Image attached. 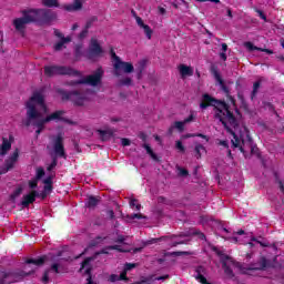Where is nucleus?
Returning <instances> with one entry per match:
<instances>
[{"mask_svg": "<svg viewBox=\"0 0 284 284\" xmlns=\"http://www.w3.org/2000/svg\"><path fill=\"white\" fill-rule=\"evenodd\" d=\"M201 110H207V108H213L215 112V119L220 120V123L227 121V123L231 125V128H239V120L234 115V113L230 110V104H227L225 101L216 100V98L204 93L202 95V101L200 103Z\"/></svg>", "mask_w": 284, "mask_h": 284, "instance_id": "f257e3e1", "label": "nucleus"}, {"mask_svg": "<svg viewBox=\"0 0 284 284\" xmlns=\"http://www.w3.org/2000/svg\"><path fill=\"white\" fill-rule=\"evenodd\" d=\"M40 105V108L47 109L45 106V98L43 94L39 91L33 92L30 100L26 103L27 108V119L22 122L26 128H30L32 125V121L34 119H41L42 114L37 110V104Z\"/></svg>", "mask_w": 284, "mask_h": 284, "instance_id": "f03ea898", "label": "nucleus"}, {"mask_svg": "<svg viewBox=\"0 0 284 284\" xmlns=\"http://www.w3.org/2000/svg\"><path fill=\"white\" fill-rule=\"evenodd\" d=\"M63 114H65V111L58 110L47 115L45 118L40 116L38 119L31 120L30 125H33V128H37L36 130L37 136H39V134H41V132L45 130V124L50 123V121H57V122L61 121L62 123H67L68 125H77L75 121H72L68 118H63Z\"/></svg>", "mask_w": 284, "mask_h": 284, "instance_id": "7ed1b4c3", "label": "nucleus"}, {"mask_svg": "<svg viewBox=\"0 0 284 284\" xmlns=\"http://www.w3.org/2000/svg\"><path fill=\"white\" fill-rule=\"evenodd\" d=\"M103 69L98 68L92 74L87 75L80 80H71L67 82V85L71 88H77V85H91L92 88H97V85H101V81H103Z\"/></svg>", "mask_w": 284, "mask_h": 284, "instance_id": "20e7f679", "label": "nucleus"}, {"mask_svg": "<svg viewBox=\"0 0 284 284\" xmlns=\"http://www.w3.org/2000/svg\"><path fill=\"white\" fill-rule=\"evenodd\" d=\"M44 74L49 78L52 77H81L79 70L65 65H45Z\"/></svg>", "mask_w": 284, "mask_h": 284, "instance_id": "39448f33", "label": "nucleus"}, {"mask_svg": "<svg viewBox=\"0 0 284 284\" xmlns=\"http://www.w3.org/2000/svg\"><path fill=\"white\" fill-rule=\"evenodd\" d=\"M29 12L31 13L33 23H38L39 26H48V23L57 19V13L50 9H29Z\"/></svg>", "mask_w": 284, "mask_h": 284, "instance_id": "423d86ee", "label": "nucleus"}, {"mask_svg": "<svg viewBox=\"0 0 284 284\" xmlns=\"http://www.w3.org/2000/svg\"><path fill=\"white\" fill-rule=\"evenodd\" d=\"M60 94L62 97V101H72L73 105H77L79 108L83 106L88 99V94L83 89L73 91L60 90Z\"/></svg>", "mask_w": 284, "mask_h": 284, "instance_id": "0eeeda50", "label": "nucleus"}, {"mask_svg": "<svg viewBox=\"0 0 284 284\" xmlns=\"http://www.w3.org/2000/svg\"><path fill=\"white\" fill-rule=\"evenodd\" d=\"M211 74L214 77L215 81L219 82V85L221 87V90H223L227 97V99L231 101L233 105H236V100L234 97L230 95V88L225 84V81H223V78L221 77V73L219 72V67L212 65L211 67Z\"/></svg>", "mask_w": 284, "mask_h": 284, "instance_id": "6e6552de", "label": "nucleus"}, {"mask_svg": "<svg viewBox=\"0 0 284 284\" xmlns=\"http://www.w3.org/2000/svg\"><path fill=\"white\" fill-rule=\"evenodd\" d=\"M29 23H34L30 9L22 10V17L13 20V26L18 32H23V30H26V26H29Z\"/></svg>", "mask_w": 284, "mask_h": 284, "instance_id": "1a4fd4ad", "label": "nucleus"}, {"mask_svg": "<svg viewBox=\"0 0 284 284\" xmlns=\"http://www.w3.org/2000/svg\"><path fill=\"white\" fill-rule=\"evenodd\" d=\"M53 152L59 159H67L65 145L63 144V132H59L53 138Z\"/></svg>", "mask_w": 284, "mask_h": 284, "instance_id": "9d476101", "label": "nucleus"}, {"mask_svg": "<svg viewBox=\"0 0 284 284\" xmlns=\"http://www.w3.org/2000/svg\"><path fill=\"white\" fill-rule=\"evenodd\" d=\"M113 68L115 77H121V72H124V74H132L134 72V64L122 60L114 62Z\"/></svg>", "mask_w": 284, "mask_h": 284, "instance_id": "9b49d317", "label": "nucleus"}, {"mask_svg": "<svg viewBox=\"0 0 284 284\" xmlns=\"http://www.w3.org/2000/svg\"><path fill=\"white\" fill-rule=\"evenodd\" d=\"M101 54H103V48L99 44V40L92 38L87 53L88 59H94Z\"/></svg>", "mask_w": 284, "mask_h": 284, "instance_id": "f8f14e48", "label": "nucleus"}, {"mask_svg": "<svg viewBox=\"0 0 284 284\" xmlns=\"http://www.w3.org/2000/svg\"><path fill=\"white\" fill-rule=\"evenodd\" d=\"M271 262L265 256H262L257 264L251 265L246 268V272H265L266 267H270Z\"/></svg>", "mask_w": 284, "mask_h": 284, "instance_id": "ddd939ff", "label": "nucleus"}, {"mask_svg": "<svg viewBox=\"0 0 284 284\" xmlns=\"http://www.w3.org/2000/svg\"><path fill=\"white\" fill-rule=\"evenodd\" d=\"M222 125L224 126V130H226L227 134H231L233 136V140H231V143L233 148H241V140L239 139V135L227 125V119H224L222 122Z\"/></svg>", "mask_w": 284, "mask_h": 284, "instance_id": "4468645a", "label": "nucleus"}, {"mask_svg": "<svg viewBox=\"0 0 284 284\" xmlns=\"http://www.w3.org/2000/svg\"><path fill=\"white\" fill-rule=\"evenodd\" d=\"M37 196H39V192L37 190L31 191L29 194L23 195L21 205L23 207H30L37 201Z\"/></svg>", "mask_w": 284, "mask_h": 284, "instance_id": "2eb2a0df", "label": "nucleus"}, {"mask_svg": "<svg viewBox=\"0 0 284 284\" xmlns=\"http://www.w3.org/2000/svg\"><path fill=\"white\" fill-rule=\"evenodd\" d=\"M14 283V270L0 271V284Z\"/></svg>", "mask_w": 284, "mask_h": 284, "instance_id": "dca6fc26", "label": "nucleus"}, {"mask_svg": "<svg viewBox=\"0 0 284 284\" xmlns=\"http://www.w3.org/2000/svg\"><path fill=\"white\" fill-rule=\"evenodd\" d=\"M17 161H19V149H16L11 154V156L8 160H6L4 162L6 170L3 173L10 172V170L14 168V163H17Z\"/></svg>", "mask_w": 284, "mask_h": 284, "instance_id": "f3484780", "label": "nucleus"}, {"mask_svg": "<svg viewBox=\"0 0 284 284\" xmlns=\"http://www.w3.org/2000/svg\"><path fill=\"white\" fill-rule=\"evenodd\" d=\"M32 274H34V270H31L29 272H26L23 270H13L14 283H19V281H23L26 276H32Z\"/></svg>", "mask_w": 284, "mask_h": 284, "instance_id": "a211bd4d", "label": "nucleus"}, {"mask_svg": "<svg viewBox=\"0 0 284 284\" xmlns=\"http://www.w3.org/2000/svg\"><path fill=\"white\" fill-rule=\"evenodd\" d=\"M179 70L182 78L194 75V69H192V67L180 64Z\"/></svg>", "mask_w": 284, "mask_h": 284, "instance_id": "6ab92c4d", "label": "nucleus"}, {"mask_svg": "<svg viewBox=\"0 0 284 284\" xmlns=\"http://www.w3.org/2000/svg\"><path fill=\"white\" fill-rule=\"evenodd\" d=\"M99 203H101V199H99L94 195H90L88 197V201L85 202V207H88L89 210H94V207H97V205H99Z\"/></svg>", "mask_w": 284, "mask_h": 284, "instance_id": "aec40b11", "label": "nucleus"}, {"mask_svg": "<svg viewBox=\"0 0 284 284\" xmlns=\"http://www.w3.org/2000/svg\"><path fill=\"white\" fill-rule=\"evenodd\" d=\"M12 148V142L8 138H2V144L0 146V154L3 156L8 154V151Z\"/></svg>", "mask_w": 284, "mask_h": 284, "instance_id": "412c9836", "label": "nucleus"}, {"mask_svg": "<svg viewBox=\"0 0 284 284\" xmlns=\"http://www.w3.org/2000/svg\"><path fill=\"white\" fill-rule=\"evenodd\" d=\"M45 256H41L39 258H27V265H36L37 267H41V265L45 264Z\"/></svg>", "mask_w": 284, "mask_h": 284, "instance_id": "4be33fe9", "label": "nucleus"}, {"mask_svg": "<svg viewBox=\"0 0 284 284\" xmlns=\"http://www.w3.org/2000/svg\"><path fill=\"white\" fill-rule=\"evenodd\" d=\"M98 134L101 141H110L114 136V133L110 130H98Z\"/></svg>", "mask_w": 284, "mask_h": 284, "instance_id": "5701e85b", "label": "nucleus"}, {"mask_svg": "<svg viewBox=\"0 0 284 284\" xmlns=\"http://www.w3.org/2000/svg\"><path fill=\"white\" fill-rule=\"evenodd\" d=\"M21 194H23V186L19 185L9 196V201H11L12 203H14L17 201V199H19V196H21Z\"/></svg>", "mask_w": 284, "mask_h": 284, "instance_id": "b1692460", "label": "nucleus"}, {"mask_svg": "<svg viewBox=\"0 0 284 284\" xmlns=\"http://www.w3.org/2000/svg\"><path fill=\"white\" fill-rule=\"evenodd\" d=\"M258 90H261V80H257L253 83V90L251 92V101H255L258 94Z\"/></svg>", "mask_w": 284, "mask_h": 284, "instance_id": "393cba45", "label": "nucleus"}, {"mask_svg": "<svg viewBox=\"0 0 284 284\" xmlns=\"http://www.w3.org/2000/svg\"><path fill=\"white\" fill-rule=\"evenodd\" d=\"M70 41H72V38L67 37V38H63V40L57 42L53 47L55 52H59L60 50H63V45H65V43H70Z\"/></svg>", "mask_w": 284, "mask_h": 284, "instance_id": "a878e982", "label": "nucleus"}, {"mask_svg": "<svg viewBox=\"0 0 284 284\" xmlns=\"http://www.w3.org/2000/svg\"><path fill=\"white\" fill-rule=\"evenodd\" d=\"M142 148L144 150H146V154H149L151 156V159H153V161H159V156H156V153H154V151L152 150V146H150V144L144 143L142 145Z\"/></svg>", "mask_w": 284, "mask_h": 284, "instance_id": "bb28decb", "label": "nucleus"}, {"mask_svg": "<svg viewBox=\"0 0 284 284\" xmlns=\"http://www.w3.org/2000/svg\"><path fill=\"white\" fill-rule=\"evenodd\" d=\"M44 8H59V0H42Z\"/></svg>", "mask_w": 284, "mask_h": 284, "instance_id": "cd10ccee", "label": "nucleus"}, {"mask_svg": "<svg viewBox=\"0 0 284 284\" xmlns=\"http://www.w3.org/2000/svg\"><path fill=\"white\" fill-rule=\"evenodd\" d=\"M222 267L224 270V274L229 276V278H234V271H232V267L227 266V263H223Z\"/></svg>", "mask_w": 284, "mask_h": 284, "instance_id": "c85d7f7f", "label": "nucleus"}, {"mask_svg": "<svg viewBox=\"0 0 284 284\" xmlns=\"http://www.w3.org/2000/svg\"><path fill=\"white\" fill-rule=\"evenodd\" d=\"M81 8H83V3H81V0H75L73 6L65 7V10L70 12L71 10H81Z\"/></svg>", "mask_w": 284, "mask_h": 284, "instance_id": "c756f323", "label": "nucleus"}, {"mask_svg": "<svg viewBox=\"0 0 284 284\" xmlns=\"http://www.w3.org/2000/svg\"><path fill=\"white\" fill-rule=\"evenodd\" d=\"M84 274L88 275L87 284H97L94 281H92V267H87Z\"/></svg>", "mask_w": 284, "mask_h": 284, "instance_id": "7c9ffc66", "label": "nucleus"}, {"mask_svg": "<svg viewBox=\"0 0 284 284\" xmlns=\"http://www.w3.org/2000/svg\"><path fill=\"white\" fill-rule=\"evenodd\" d=\"M173 128L179 130V132H183L185 130V123L183 121H175Z\"/></svg>", "mask_w": 284, "mask_h": 284, "instance_id": "2f4dec72", "label": "nucleus"}, {"mask_svg": "<svg viewBox=\"0 0 284 284\" xmlns=\"http://www.w3.org/2000/svg\"><path fill=\"white\" fill-rule=\"evenodd\" d=\"M43 176H45V170H43V168H39L37 169V173H36V180L37 181H41V179H43Z\"/></svg>", "mask_w": 284, "mask_h": 284, "instance_id": "473e14b6", "label": "nucleus"}, {"mask_svg": "<svg viewBox=\"0 0 284 284\" xmlns=\"http://www.w3.org/2000/svg\"><path fill=\"white\" fill-rule=\"evenodd\" d=\"M41 281H42L43 284L50 283V270L47 268L44 271Z\"/></svg>", "mask_w": 284, "mask_h": 284, "instance_id": "72a5a7b5", "label": "nucleus"}, {"mask_svg": "<svg viewBox=\"0 0 284 284\" xmlns=\"http://www.w3.org/2000/svg\"><path fill=\"white\" fill-rule=\"evenodd\" d=\"M61 267V265H59V263H53L51 264L50 268H47V270H50V272H54V274H61V271L59 270Z\"/></svg>", "mask_w": 284, "mask_h": 284, "instance_id": "f704fd0d", "label": "nucleus"}, {"mask_svg": "<svg viewBox=\"0 0 284 284\" xmlns=\"http://www.w3.org/2000/svg\"><path fill=\"white\" fill-rule=\"evenodd\" d=\"M95 21H99V18H97V17L90 18V19L87 21L85 26H84V30H89V28H92V24H93Z\"/></svg>", "mask_w": 284, "mask_h": 284, "instance_id": "c9c22d12", "label": "nucleus"}, {"mask_svg": "<svg viewBox=\"0 0 284 284\" xmlns=\"http://www.w3.org/2000/svg\"><path fill=\"white\" fill-rule=\"evenodd\" d=\"M29 187L30 190H37V187H39V180H37L36 178H33L32 180L29 181Z\"/></svg>", "mask_w": 284, "mask_h": 284, "instance_id": "e433bc0d", "label": "nucleus"}, {"mask_svg": "<svg viewBox=\"0 0 284 284\" xmlns=\"http://www.w3.org/2000/svg\"><path fill=\"white\" fill-rule=\"evenodd\" d=\"M119 85H132V78H123L119 80Z\"/></svg>", "mask_w": 284, "mask_h": 284, "instance_id": "4c0bfd02", "label": "nucleus"}, {"mask_svg": "<svg viewBox=\"0 0 284 284\" xmlns=\"http://www.w3.org/2000/svg\"><path fill=\"white\" fill-rule=\"evenodd\" d=\"M142 29L144 30V34H146V38L152 39V28H150V26L148 24H144Z\"/></svg>", "mask_w": 284, "mask_h": 284, "instance_id": "58836bf2", "label": "nucleus"}, {"mask_svg": "<svg viewBox=\"0 0 284 284\" xmlns=\"http://www.w3.org/2000/svg\"><path fill=\"white\" fill-rule=\"evenodd\" d=\"M274 176H275L276 183L278 184L280 192H282V194H284V184H283V182L281 181V179H278V173H275Z\"/></svg>", "mask_w": 284, "mask_h": 284, "instance_id": "ea45409f", "label": "nucleus"}, {"mask_svg": "<svg viewBox=\"0 0 284 284\" xmlns=\"http://www.w3.org/2000/svg\"><path fill=\"white\" fill-rule=\"evenodd\" d=\"M194 150L196 159H201V150H205V146H203L202 144H197L195 145Z\"/></svg>", "mask_w": 284, "mask_h": 284, "instance_id": "a19ab883", "label": "nucleus"}, {"mask_svg": "<svg viewBox=\"0 0 284 284\" xmlns=\"http://www.w3.org/2000/svg\"><path fill=\"white\" fill-rule=\"evenodd\" d=\"M58 163H59V161L57 160V158H53L51 164H49L47 168L48 172H52V170H54V168H57Z\"/></svg>", "mask_w": 284, "mask_h": 284, "instance_id": "79ce46f5", "label": "nucleus"}, {"mask_svg": "<svg viewBox=\"0 0 284 284\" xmlns=\"http://www.w3.org/2000/svg\"><path fill=\"white\" fill-rule=\"evenodd\" d=\"M110 54H111V59L114 61V63L120 62L121 58H119V55H116V52H114L113 48L110 49Z\"/></svg>", "mask_w": 284, "mask_h": 284, "instance_id": "37998d69", "label": "nucleus"}, {"mask_svg": "<svg viewBox=\"0 0 284 284\" xmlns=\"http://www.w3.org/2000/svg\"><path fill=\"white\" fill-rule=\"evenodd\" d=\"M179 176H190V171L184 168L178 166Z\"/></svg>", "mask_w": 284, "mask_h": 284, "instance_id": "c03bdc74", "label": "nucleus"}, {"mask_svg": "<svg viewBox=\"0 0 284 284\" xmlns=\"http://www.w3.org/2000/svg\"><path fill=\"white\" fill-rule=\"evenodd\" d=\"M128 219H130L131 221H134V219L141 220V219H145V216H143V214L141 213H132L128 215Z\"/></svg>", "mask_w": 284, "mask_h": 284, "instance_id": "a18cd8bd", "label": "nucleus"}, {"mask_svg": "<svg viewBox=\"0 0 284 284\" xmlns=\"http://www.w3.org/2000/svg\"><path fill=\"white\" fill-rule=\"evenodd\" d=\"M90 263H92V257L84 258V261L81 263L80 272H81V270H85V267H88V265H90Z\"/></svg>", "mask_w": 284, "mask_h": 284, "instance_id": "49530a36", "label": "nucleus"}, {"mask_svg": "<svg viewBox=\"0 0 284 284\" xmlns=\"http://www.w3.org/2000/svg\"><path fill=\"white\" fill-rule=\"evenodd\" d=\"M195 278L201 284H212V283L207 282V278L205 277V275H196Z\"/></svg>", "mask_w": 284, "mask_h": 284, "instance_id": "de8ad7c7", "label": "nucleus"}, {"mask_svg": "<svg viewBox=\"0 0 284 284\" xmlns=\"http://www.w3.org/2000/svg\"><path fill=\"white\" fill-rule=\"evenodd\" d=\"M205 272H206L205 266L200 265L195 268V273L197 274L196 276H203Z\"/></svg>", "mask_w": 284, "mask_h": 284, "instance_id": "09e8293b", "label": "nucleus"}, {"mask_svg": "<svg viewBox=\"0 0 284 284\" xmlns=\"http://www.w3.org/2000/svg\"><path fill=\"white\" fill-rule=\"evenodd\" d=\"M119 281H130V278L128 277V271L123 270L120 275H118Z\"/></svg>", "mask_w": 284, "mask_h": 284, "instance_id": "8fccbe9b", "label": "nucleus"}, {"mask_svg": "<svg viewBox=\"0 0 284 284\" xmlns=\"http://www.w3.org/2000/svg\"><path fill=\"white\" fill-rule=\"evenodd\" d=\"M190 253L185 252V251H175L170 253V256H187Z\"/></svg>", "mask_w": 284, "mask_h": 284, "instance_id": "3c124183", "label": "nucleus"}, {"mask_svg": "<svg viewBox=\"0 0 284 284\" xmlns=\"http://www.w3.org/2000/svg\"><path fill=\"white\" fill-rule=\"evenodd\" d=\"M175 148L179 150V152H185V146L183 145V142L181 140L175 142Z\"/></svg>", "mask_w": 284, "mask_h": 284, "instance_id": "603ef678", "label": "nucleus"}, {"mask_svg": "<svg viewBox=\"0 0 284 284\" xmlns=\"http://www.w3.org/2000/svg\"><path fill=\"white\" fill-rule=\"evenodd\" d=\"M244 45H245V48H247V50H250L251 52H253V50H258V48L255 47L254 43H252V42H245Z\"/></svg>", "mask_w": 284, "mask_h": 284, "instance_id": "864d4df0", "label": "nucleus"}, {"mask_svg": "<svg viewBox=\"0 0 284 284\" xmlns=\"http://www.w3.org/2000/svg\"><path fill=\"white\" fill-rule=\"evenodd\" d=\"M134 267H136V264H134V263H126L124 265V272H130L131 270H134Z\"/></svg>", "mask_w": 284, "mask_h": 284, "instance_id": "5fc2aeb1", "label": "nucleus"}, {"mask_svg": "<svg viewBox=\"0 0 284 284\" xmlns=\"http://www.w3.org/2000/svg\"><path fill=\"white\" fill-rule=\"evenodd\" d=\"M255 12L258 13L260 19H262L263 21H267V16H265V12H263V10L256 9Z\"/></svg>", "mask_w": 284, "mask_h": 284, "instance_id": "6e6d98bb", "label": "nucleus"}, {"mask_svg": "<svg viewBox=\"0 0 284 284\" xmlns=\"http://www.w3.org/2000/svg\"><path fill=\"white\" fill-rule=\"evenodd\" d=\"M52 179H54V174H51L47 179H44L43 184L44 185H52Z\"/></svg>", "mask_w": 284, "mask_h": 284, "instance_id": "4d7b16f0", "label": "nucleus"}, {"mask_svg": "<svg viewBox=\"0 0 284 284\" xmlns=\"http://www.w3.org/2000/svg\"><path fill=\"white\" fill-rule=\"evenodd\" d=\"M130 206L135 207V210L139 212L141 210V204H136V200L130 201Z\"/></svg>", "mask_w": 284, "mask_h": 284, "instance_id": "13d9d810", "label": "nucleus"}, {"mask_svg": "<svg viewBox=\"0 0 284 284\" xmlns=\"http://www.w3.org/2000/svg\"><path fill=\"white\" fill-rule=\"evenodd\" d=\"M108 250H116V252H125V250L121 248L120 245H109Z\"/></svg>", "mask_w": 284, "mask_h": 284, "instance_id": "bf43d9fd", "label": "nucleus"}, {"mask_svg": "<svg viewBox=\"0 0 284 284\" xmlns=\"http://www.w3.org/2000/svg\"><path fill=\"white\" fill-rule=\"evenodd\" d=\"M121 143H122L123 148H128L129 145H131L132 142L130 141V139L122 138Z\"/></svg>", "mask_w": 284, "mask_h": 284, "instance_id": "052dcab7", "label": "nucleus"}, {"mask_svg": "<svg viewBox=\"0 0 284 284\" xmlns=\"http://www.w3.org/2000/svg\"><path fill=\"white\" fill-rule=\"evenodd\" d=\"M158 203H163L164 205H170V202H168V199L165 196H159Z\"/></svg>", "mask_w": 284, "mask_h": 284, "instance_id": "680f3d73", "label": "nucleus"}, {"mask_svg": "<svg viewBox=\"0 0 284 284\" xmlns=\"http://www.w3.org/2000/svg\"><path fill=\"white\" fill-rule=\"evenodd\" d=\"M192 121H194V114H190L186 119L183 120L184 125H186V123H192Z\"/></svg>", "mask_w": 284, "mask_h": 284, "instance_id": "e2e57ef3", "label": "nucleus"}, {"mask_svg": "<svg viewBox=\"0 0 284 284\" xmlns=\"http://www.w3.org/2000/svg\"><path fill=\"white\" fill-rule=\"evenodd\" d=\"M109 281H110L111 283H116V281H120V280H119V275H116V274H111L110 277H109Z\"/></svg>", "mask_w": 284, "mask_h": 284, "instance_id": "0e129e2a", "label": "nucleus"}, {"mask_svg": "<svg viewBox=\"0 0 284 284\" xmlns=\"http://www.w3.org/2000/svg\"><path fill=\"white\" fill-rule=\"evenodd\" d=\"M135 21L140 28H143V26H145L141 17L135 16Z\"/></svg>", "mask_w": 284, "mask_h": 284, "instance_id": "69168bd1", "label": "nucleus"}, {"mask_svg": "<svg viewBox=\"0 0 284 284\" xmlns=\"http://www.w3.org/2000/svg\"><path fill=\"white\" fill-rule=\"evenodd\" d=\"M85 37H88V29H83V30L79 33V39H85Z\"/></svg>", "mask_w": 284, "mask_h": 284, "instance_id": "338daca9", "label": "nucleus"}, {"mask_svg": "<svg viewBox=\"0 0 284 284\" xmlns=\"http://www.w3.org/2000/svg\"><path fill=\"white\" fill-rule=\"evenodd\" d=\"M148 283V276H141L140 281L135 282V284H145Z\"/></svg>", "mask_w": 284, "mask_h": 284, "instance_id": "774afa93", "label": "nucleus"}]
</instances>
